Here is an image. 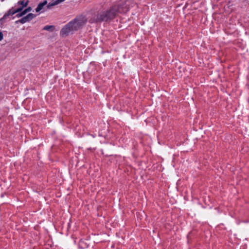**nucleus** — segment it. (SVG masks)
Masks as SVG:
<instances>
[{"instance_id":"nucleus-1","label":"nucleus","mask_w":249,"mask_h":249,"mask_svg":"<svg viewBox=\"0 0 249 249\" xmlns=\"http://www.w3.org/2000/svg\"><path fill=\"white\" fill-rule=\"evenodd\" d=\"M87 21V18L84 15L77 16L61 29L60 32V36L66 37L74 32L80 30L86 25Z\"/></svg>"},{"instance_id":"nucleus-2","label":"nucleus","mask_w":249,"mask_h":249,"mask_svg":"<svg viewBox=\"0 0 249 249\" xmlns=\"http://www.w3.org/2000/svg\"><path fill=\"white\" fill-rule=\"evenodd\" d=\"M112 17L113 15H108L107 11H102L97 14H91L87 18L89 19V22L90 23H96L111 20Z\"/></svg>"},{"instance_id":"nucleus-3","label":"nucleus","mask_w":249,"mask_h":249,"mask_svg":"<svg viewBox=\"0 0 249 249\" xmlns=\"http://www.w3.org/2000/svg\"><path fill=\"white\" fill-rule=\"evenodd\" d=\"M127 11L126 5L124 4H121L119 5H115L113 6L110 9L107 11L108 15L111 14L113 15V17L111 19L115 18L118 13H125Z\"/></svg>"},{"instance_id":"nucleus-4","label":"nucleus","mask_w":249,"mask_h":249,"mask_svg":"<svg viewBox=\"0 0 249 249\" xmlns=\"http://www.w3.org/2000/svg\"><path fill=\"white\" fill-rule=\"evenodd\" d=\"M65 0H56L54 2L50 3H49L48 4H47V3H48L47 0H45L43 1V2H40L38 4L37 7L36 9V12H39L40 11L42 10L43 7L46 5L47 8L48 9H50L52 7L55 6L57 4H58L63 2Z\"/></svg>"},{"instance_id":"nucleus-5","label":"nucleus","mask_w":249,"mask_h":249,"mask_svg":"<svg viewBox=\"0 0 249 249\" xmlns=\"http://www.w3.org/2000/svg\"><path fill=\"white\" fill-rule=\"evenodd\" d=\"M21 12V9H10L6 13L4 14V15L3 16L2 18H1L0 19V21H4L5 19H7V18L10 15H13L15 14Z\"/></svg>"},{"instance_id":"nucleus-6","label":"nucleus","mask_w":249,"mask_h":249,"mask_svg":"<svg viewBox=\"0 0 249 249\" xmlns=\"http://www.w3.org/2000/svg\"><path fill=\"white\" fill-rule=\"evenodd\" d=\"M35 17V16L32 13H30L28 14L26 16L16 21V23L19 22L22 24H24L27 22H28L32 20L33 18H34Z\"/></svg>"},{"instance_id":"nucleus-7","label":"nucleus","mask_w":249,"mask_h":249,"mask_svg":"<svg viewBox=\"0 0 249 249\" xmlns=\"http://www.w3.org/2000/svg\"><path fill=\"white\" fill-rule=\"evenodd\" d=\"M28 0H20L18 2V4L19 6V7L18 9H21V11L22 9L26 7L28 5Z\"/></svg>"},{"instance_id":"nucleus-8","label":"nucleus","mask_w":249,"mask_h":249,"mask_svg":"<svg viewBox=\"0 0 249 249\" xmlns=\"http://www.w3.org/2000/svg\"><path fill=\"white\" fill-rule=\"evenodd\" d=\"M53 29L54 27L52 25H46L43 28V30L46 31H53Z\"/></svg>"},{"instance_id":"nucleus-9","label":"nucleus","mask_w":249,"mask_h":249,"mask_svg":"<svg viewBox=\"0 0 249 249\" xmlns=\"http://www.w3.org/2000/svg\"><path fill=\"white\" fill-rule=\"evenodd\" d=\"M24 15H25V14L24 11H23L20 13L18 12V13L16 15V17L18 18H19V17H21L24 16Z\"/></svg>"},{"instance_id":"nucleus-10","label":"nucleus","mask_w":249,"mask_h":249,"mask_svg":"<svg viewBox=\"0 0 249 249\" xmlns=\"http://www.w3.org/2000/svg\"><path fill=\"white\" fill-rule=\"evenodd\" d=\"M31 10H32L31 7H29L27 8H26V9H25L24 10H23V11H24L25 14H26L28 12H30Z\"/></svg>"},{"instance_id":"nucleus-11","label":"nucleus","mask_w":249,"mask_h":249,"mask_svg":"<svg viewBox=\"0 0 249 249\" xmlns=\"http://www.w3.org/2000/svg\"><path fill=\"white\" fill-rule=\"evenodd\" d=\"M3 38V35L1 32L0 31V41L2 40Z\"/></svg>"},{"instance_id":"nucleus-12","label":"nucleus","mask_w":249,"mask_h":249,"mask_svg":"<svg viewBox=\"0 0 249 249\" xmlns=\"http://www.w3.org/2000/svg\"><path fill=\"white\" fill-rule=\"evenodd\" d=\"M1 22H3L2 21H1Z\"/></svg>"}]
</instances>
